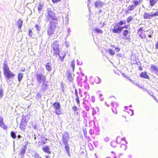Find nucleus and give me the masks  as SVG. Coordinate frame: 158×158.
Returning <instances> with one entry per match:
<instances>
[{"mask_svg":"<svg viewBox=\"0 0 158 158\" xmlns=\"http://www.w3.org/2000/svg\"><path fill=\"white\" fill-rule=\"evenodd\" d=\"M47 14L46 15V17L47 21L51 20L50 23L51 24L54 23H57V18L55 16V13L50 8L48 9Z\"/></svg>","mask_w":158,"mask_h":158,"instance_id":"obj_1","label":"nucleus"},{"mask_svg":"<svg viewBox=\"0 0 158 158\" xmlns=\"http://www.w3.org/2000/svg\"><path fill=\"white\" fill-rule=\"evenodd\" d=\"M3 72L4 76L7 79H9L10 78L14 77L15 74L12 73L10 71L8 67L6 61H4V66L3 68Z\"/></svg>","mask_w":158,"mask_h":158,"instance_id":"obj_2","label":"nucleus"},{"mask_svg":"<svg viewBox=\"0 0 158 158\" xmlns=\"http://www.w3.org/2000/svg\"><path fill=\"white\" fill-rule=\"evenodd\" d=\"M51 47L53 48L54 54L58 55L60 53V48L58 42L57 41H54L51 45Z\"/></svg>","mask_w":158,"mask_h":158,"instance_id":"obj_3","label":"nucleus"},{"mask_svg":"<svg viewBox=\"0 0 158 158\" xmlns=\"http://www.w3.org/2000/svg\"><path fill=\"white\" fill-rule=\"evenodd\" d=\"M36 81L39 84H41L45 81L46 79L42 73L35 74Z\"/></svg>","mask_w":158,"mask_h":158,"instance_id":"obj_4","label":"nucleus"},{"mask_svg":"<svg viewBox=\"0 0 158 158\" xmlns=\"http://www.w3.org/2000/svg\"><path fill=\"white\" fill-rule=\"evenodd\" d=\"M54 109L55 112L57 115H60L61 113V107L60 103L56 102L52 104Z\"/></svg>","mask_w":158,"mask_h":158,"instance_id":"obj_5","label":"nucleus"},{"mask_svg":"<svg viewBox=\"0 0 158 158\" xmlns=\"http://www.w3.org/2000/svg\"><path fill=\"white\" fill-rule=\"evenodd\" d=\"M56 24V23L51 24V23H50V24L48 26L47 31L48 34V35H51L53 33Z\"/></svg>","mask_w":158,"mask_h":158,"instance_id":"obj_6","label":"nucleus"},{"mask_svg":"<svg viewBox=\"0 0 158 158\" xmlns=\"http://www.w3.org/2000/svg\"><path fill=\"white\" fill-rule=\"evenodd\" d=\"M123 30L122 27H121L118 25V24H115V25L112 29V31L113 33H120Z\"/></svg>","mask_w":158,"mask_h":158,"instance_id":"obj_7","label":"nucleus"},{"mask_svg":"<svg viewBox=\"0 0 158 158\" xmlns=\"http://www.w3.org/2000/svg\"><path fill=\"white\" fill-rule=\"evenodd\" d=\"M69 139V136L68 132H65L62 135V140L63 143H68Z\"/></svg>","mask_w":158,"mask_h":158,"instance_id":"obj_8","label":"nucleus"},{"mask_svg":"<svg viewBox=\"0 0 158 158\" xmlns=\"http://www.w3.org/2000/svg\"><path fill=\"white\" fill-rule=\"evenodd\" d=\"M150 71L152 73L158 75V68L157 65L154 64H151L150 65Z\"/></svg>","mask_w":158,"mask_h":158,"instance_id":"obj_9","label":"nucleus"},{"mask_svg":"<svg viewBox=\"0 0 158 158\" xmlns=\"http://www.w3.org/2000/svg\"><path fill=\"white\" fill-rule=\"evenodd\" d=\"M27 122L23 118L21 120V122L19 126V128L23 131L25 130V127L27 125Z\"/></svg>","mask_w":158,"mask_h":158,"instance_id":"obj_10","label":"nucleus"},{"mask_svg":"<svg viewBox=\"0 0 158 158\" xmlns=\"http://www.w3.org/2000/svg\"><path fill=\"white\" fill-rule=\"evenodd\" d=\"M115 100V98L114 97H113L111 98H109L107 100V102H105V104L108 107L109 106V105L107 104V102H110L111 105L113 107L114 106V102Z\"/></svg>","mask_w":158,"mask_h":158,"instance_id":"obj_11","label":"nucleus"},{"mask_svg":"<svg viewBox=\"0 0 158 158\" xmlns=\"http://www.w3.org/2000/svg\"><path fill=\"white\" fill-rule=\"evenodd\" d=\"M48 85L47 83L44 82L43 83L41 86V91L42 92H45L48 89Z\"/></svg>","mask_w":158,"mask_h":158,"instance_id":"obj_12","label":"nucleus"},{"mask_svg":"<svg viewBox=\"0 0 158 158\" xmlns=\"http://www.w3.org/2000/svg\"><path fill=\"white\" fill-rule=\"evenodd\" d=\"M0 127L4 130H6L8 127L5 125L3 122V118L2 117H0Z\"/></svg>","mask_w":158,"mask_h":158,"instance_id":"obj_13","label":"nucleus"},{"mask_svg":"<svg viewBox=\"0 0 158 158\" xmlns=\"http://www.w3.org/2000/svg\"><path fill=\"white\" fill-rule=\"evenodd\" d=\"M27 145L26 144L24 145L23 147L20 148V152L19 153V155L21 156L22 158H23L24 155L27 149Z\"/></svg>","mask_w":158,"mask_h":158,"instance_id":"obj_14","label":"nucleus"},{"mask_svg":"<svg viewBox=\"0 0 158 158\" xmlns=\"http://www.w3.org/2000/svg\"><path fill=\"white\" fill-rule=\"evenodd\" d=\"M63 144L65 145L64 149L66 153L68 155L70 156V149L68 143H64Z\"/></svg>","mask_w":158,"mask_h":158,"instance_id":"obj_15","label":"nucleus"},{"mask_svg":"<svg viewBox=\"0 0 158 158\" xmlns=\"http://www.w3.org/2000/svg\"><path fill=\"white\" fill-rule=\"evenodd\" d=\"M140 77L144 78L149 79V77L147 75V73L146 72H142L140 75Z\"/></svg>","mask_w":158,"mask_h":158,"instance_id":"obj_16","label":"nucleus"},{"mask_svg":"<svg viewBox=\"0 0 158 158\" xmlns=\"http://www.w3.org/2000/svg\"><path fill=\"white\" fill-rule=\"evenodd\" d=\"M50 148L48 146H44L42 147V150L44 152L49 154L51 153V151L49 150Z\"/></svg>","mask_w":158,"mask_h":158,"instance_id":"obj_17","label":"nucleus"},{"mask_svg":"<svg viewBox=\"0 0 158 158\" xmlns=\"http://www.w3.org/2000/svg\"><path fill=\"white\" fill-rule=\"evenodd\" d=\"M152 18V14H150L148 13H145L143 15V18L144 19H150Z\"/></svg>","mask_w":158,"mask_h":158,"instance_id":"obj_18","label":"nucleus"},{"mask_svg":"<svg viewBox=\"0 0 158 158\" xmlns=\"http://www.w3.org/2000/svg\"><path fill=\"white\" fill-rule=\"evenodd\" d=\"M58 55H59L60 58V60L61 61H63L65 56V53L64 52H61L60 54L59 53Z\"/></svg>","mask_w":158,"mask_h":158,"instance_id":"obj_19","label":"nucleus"},{"mask_svg":"<svg viewBox=\"0 0 158 158\" xmlns=\"http://www.w3.org/2000/svg\"><path fill=\"white\" fill-rule=\"evenodd\" d=\"M23 21L21 19H19L18 20L16 23L17 26L18 27L19 29H20L23 24Z\"/></svg>","mask_w":158,"mask_h":158,"instance_id":"obj_20","label":"nucleus"},{"mask_svg":"<svg viewBox=\"0 0 158 158\" xmlns=\"http://www.w3.org/2000/svg\"><path fill=\"white\" fill-rule=\"evenodd\" d=\"M95 6L96 7H102L103 4L100 1H96L95 2Z\"/></svg>","mask_w":158,"mask_h":158,"instance_id":"obj_21","label":"nucleus"},{"mask_svg":"<svg viewBox=\"0 0 158 158\" xmlns=\"http://www.w3.org/2000/svg\"><path fill=\"white\" fill-rule=\"evenodd\" d=\"M122 33L123 36L125 37L127 39V36L129 34H130V31L128 30H123Z\"/></svg>","mask_w":158,"mask_h":158,"instance_id":"obj_22","label":"nucleus"},{"mask_svg":"<svg viewBox=\"0 0 158 158\" xmlns=\"http://www.w3.org/2000/svg\"><path fill=\"white\" fill-rule=\"evenodd\" d=\"M92 30L93 31H95L96 33H97L99 34H102L103 33V31L101 29L97 27H95L93 28Z\"/></svg>","mask_w":158,"mask_h":158,"instance_id":"obj_23","label":"nucleus"},{"mask_svg":"<svg viewBox=\"0 0 158 158\" xmlns=\"http://www.w3.org/2000/svg\"><path fill=\"white\" fill-rule=\"evenodd\" d=\"M43 7V5L41 4L39 5L38 7V10L39 13L42 14V15H43V11L42 10Z\"/></svg>","mask_w":158,"mask_h":158,"instance_id":"obj_24","label":"nucleus"},{"mask_svg":"<svg viewBox=\"0 0 158 158\" xmlns=\"http://www.w3.org/2000/svg\"><path fill=\"white\" fill-rule=\"evenodd\" d=\"M50 64V63H48L46 65V69L48 71H51L52 69V67Z\"/></svg>","mask_w":158,"mask_h":158,"instance_id":"obj_25","label":"nucleus"},{"mask_svg":"<svg viewBox=\"0 0 158 158\" xmlns=\"http://www.w3.org/2000/svg\"><path fill=\"white\" fill-rule=\"evenodd\" d=\"M158 0H150L149 2L150 6H153L155 5L156 3Z\"/></svg>","mask_w":158,"mask_h":158,"instance_id":"obj_26","label":"nucleus"},{"mask_svg":"<svg viewBox=\"0 0 158 158\" xmlns=\"http://www.w3.org/2000/svg\"><path fill=\"white\" fill-rule=\"evenodd\" d=\"M106 52H108L111 55H114L115 54V52L114 51L110 48L106 49Z\"/></svg>","mask_w":158,"mask_h":158,"instance_id":"obj_27","label":"nucleus"},{"mask_svg":"<svg viewBox=\"0 0 158 158\" xmlns=\"http://www.w3.org/2000/svg\"><path fill=\"white\" fill-rule=\"evenodd\" d=\"M84 101L88 102H90V96L89 94H86L85 98L84 99Z\"/></svg>","mask_w":158,"mask_h":158,"instance_id":"obj_28","label":"nucleus"},{"mask_svg":"<svg viewBox=\"0 0 158 158\" xmlns=\"http://www.w3.org/2000/svg\"><path fill=\"white\" fill-rule=\"evenodd\" d=\"M147 31H149V34L148 35V36L150 38H151L152 37V35L154 33L153 30L152 29L149 30H148Z\"/></svg>","mask_w":158,"mask_h":158,"instance_id":"obj_29","label":"nucleus"},{"mask_svg":"<svg viewBox=\"0 0 158 158\" xmlns=\"http://www.w3.org/2000/svg\"><path fill=\"white\" fill-rule=\"evenodd\" d=\"M23 77V73H19L18 76V80L19 82H20Z\"/></svg>","mask_w":158,"mask_h":158,"instance_id":"obj_30","label":"nucleus"},{"mask_svg":"<svg viewBox=\"0 0 158 158\" xmlns=\"http://www.w3.org/2000/svg\"><path fill=\"white\" fill-rule=\"evenodd\" d=\"M95 81L97 84H100L102 80L98 77H96L94 79Z\"/></svg>","mask_w":158,"mask_h":158,"instance_id":"obj_31","label":"nucleus"},{"mask_svg":"<svg viewBox=\"0 0 158 158\" xmlns=\"http://www.w3.org/2000/svg\"><path fill=\"white\" fill-rule=\"evenodd\" d=\"M126 21L125 20H123L120 21L119 23H116V24H118V25L120 26L123 25V24H126Z\"/></svg>","mask_w":158,"mask_h":158,"instance_id":"obj_32","label":"nucleus"},{"mask_svg":"<svg viewBox=\"0 0 158 158\" xmlns=\"http://www.w3.org/2000/svg\"><path fill=\"white\" fill-rule=\"evenodd\" d=\"M140 2V0H134L133 1V2L134 4V6H137L139 4V3Z\"/></svg>","mask_w":158,"mask_h":158,"instance_id":"obj_33","label":"nucleus"},{"mask_svg":"<svg viewBox=\"0 0 158 158\" xmlns=\"http://www.w3.org/2000/svg\"><path fill=\"white\" fill-rule=\"evenodd\" d=\"M35 29L37 31V32L38 33L39 31H40L41 29V27L39 25L37 24H36L35 26Z\"/></svg>","mask_w":158,"mask_h":158,"instance_id":"obj_34","label":"nucleus"},{"mask_svg":"<svg viewBox=\"0 0 158 158\" xmlns=\"http://www.w3.org/2000/svg\"><path fill=\"white\" fill-rule=\"evenodd\" d=\"M10 135L13 139H15L16 138V134L15 132L13 131L11 132Z\"/></svg>","mask_w":158,"mask_h":158,"instance_id":"obj_35","label":"nucleus"},{"mask_svg":"<svg viewBox=\"0 0 158 158\" xmlns=\"http://www.w3.org/2000/svg\"><path fill=\"white\" fill-rule=\"evenodd\" d=\"M120 148L124 150H125L127 148V146L124 144H122L120 146Z\"/></svg>","mask_w":158,"mask_h":158,"instance_id":"obj_36","label":"nucleus"},{"mask_svg":"<svg viewBox=\"0 0 158 158\" xmlns=\"http://www.w3.org/2000/svg\"><path fill=\"white\" fill-rule=\"evenodd\" d=\"M83 104L85 105L84 107L85 109L87 111H89V107L84 102H83Z\"/></svg>","mask_w":158,"mask_h":158,"instance_id":"obj_37","label":"nucleus"},{"mask_svg":"<svg viewBox=\"0 0 158 158\" xmlns=\"http://www.w3.org/2000/svg\"><path fill=\"white\" fill-rule=\"evenodd\" d=\"M128 9L129 10H132L134 9V6L133 5L129 6L128 7Z\"/></svg>","mask_w":158,"mask_h":158,"instance_id":"obj_38","label":"nucleus"},{"mask_svg":"<svg viewBox=\"0 0 158 158\" xmlns=\"http://www.w3.org/2000/svg\"><path fill=\"white\" fill-rule=\"evenodd\" d=\"M157 10V11H156V12H155L154 13H153V12L152 13V17L153 16H158V10Z\"/></svg>","mask_w":158,"mask_h":158,"instance_id":"obj_39","label":"nucleus"},{"mask_svg":"<svg viewBox=\"0 0 158 158\" xmlns=\"http://www.w3.org/2000/svg\"><path fill=\"white\" fill-rule=\"evenodd\" d=\"M139 36L142 39H145L146 37V35H145L144 33H143L141 35H139Z\"/></svg>","mask_w":158,"mask_h":158,"instance_id":"obj_40","label":"nucleus"},{"mask_svg":"<svg viewBox=\"0 0 158 158\" xmlns=\"http://www.w3.org/2000/svg\"><path fill=\"white\" fill-rule=\"evenodd\" d=\"M3 95V90L2 89H0V98L2 97Z\"/></svg>","mask_w":158,"mask_h":158,"instance_id":"obj_41","label":"nucleus"},{"mask_svg":"<svg viewBox=\"0 0 158 158\" xmlns=\"http://www.w3.org/2000/svg\"><path fill=\"white\" fill-rule=\"evenodd\" d=\"M133 19V18L132 16H129L127 19V21L128 23H129L131 22Z\"/></svg>","mask_w":158,"mask_h":158,"instance_id":"obj_42","label":"nucleus"},{"mask_svg":"<svg viewBox=\"0 0 158 158\" xmlns=\"http://www.w3.org/2000/svg\"><path fill=\"white\" fill-rule=\"evenodd\" d=\"M32 127L35 129H37V124L35 123H33L32 124Z\"/></svg>","mask_w":158,"mask_h":158,"instance_id":"obj_43","label":"nucleus"},{"mask_svg":"<svg viewBox=\"0 0 158 158\" xmlns=\"http://www.w3.org/2000/svg\"><path fill=\"white\" fill-rule=\"evenodd\" d=\"M68 78L70 81H72L73 80L71 74H69L68 75Z\"/></svg>","mask_w":158,"mask_h":158,"instance_id":"obj_44","label":"nucleus"},{"mask_svg":"<svg viewBox=\"0 0 158 158\" xmlns=\"http://www.w3.org/2000/svg\"><path fill=\"white\" fill-rule=\"evenodd\" d=\"M89 134L91 135H93L94 134V130L93 129H90L89 131Z\"/></svg>","mask_w":158,"mask_h":158,"instance_id":"obj_45","label":"nucleus"},{"mask_svg":"<svg viewBox=\"0 0 158 158\" xmlns=\"http://www.w3.org/2000/svg\"><path fill=\"white\" fill-rule=\"evenodd\" d=\"M29 35L30 37H32V31L30 29L28 30Z\"/></svg>","mask_w":158,"mask_h":158,"instance_id":"obj_46","label":"nucleus"},{"mask_svg":"<svg viewBox=\"0 0 158 158\" xmlns=\"http://www.w3.org/2000/svg\"><path fill=\"white\" fill-rule=\"evenodd\" d=\"M42 139L43 141V144H45L46 143L45 141L47 140V139L43 137L42 138Z\"/></svg>","mask_w":158,"mask_h":158,"instance_id":"obj_47","label":"nucleus"},{"mask_svg":"<svg viewBox=\"0 0 158 158\" xmlns=\"http://www.w3.org/2000/svg\"><path fill=\"white\" fill-rule=\"evenodd\" d=\"M74 60H73L72 61L71 63V66L72 67L73 69L74 68Z\"/></svg>","mask_w":158,"mask_h":158,"instance_id":"obj_48","label":"nucleus"},{"mask_svg":"<svg viewBox=\"0 0 158 158\" xmlns=\"http://www.w3.org/2000/svg\"><path fill=\"white\" fill-rule=\"evenodd\" d=\"M91 101L92 102L94 103L95 100V97L94 96H92L91 97Z\"/></svg>","mask_w":158,"mask_h":158,"instance_id":"obj_49","label":"nucleus"},{"mask_svg":"<svg viewBox=\"0 0 158 158\" xmlns=\"http://www.w3.org/2000/svg\"><path fill=\"white\" fill-rule=\"evenodd\" d=\"M76 100L77 104H79L80 103V100L79 97L78 96H77V97Z\"/></svg>","mask_w":158,"mask_h":158,"instance_id":"obj_50","label":"nucleus"},{"mask_svg":"<svg viewBox=\"0 0 158 158\" xmlns=\"http://www.w3.org/2000/svg\"><path fill=\"white\" fill-rule=\"evenodd\" d=\"M128 112L130 114L131 112V116H132L134 114V111L133 110L130 109L129 112Z\"/></svg>","mask_w":158,"mask_h":158,"instance_id":"obj_51","label":"nucleus"},{"mask_svg":"<svg viewBox=\"0 0 158 158\" xmlns=\"http://www.w3.org/2000/svg\"><path fill=\"white\" fill-rule=\"evenodd\" d=\"M72 109L74 110V111L75 112L77 111V106H74L73 107Z\"/></svg>","mask_w":158,"mask_h":158,"instance_id":"obj_52","label":"nucleus"},{"mask_svg":"<svg viewBox=\"0 0 158 158\" xmlns=\"http://www.w3.org/2000/svg\"><path fill=\"white\" fill-rule=\"evenodd\" d=\"M115 144V143L114 142H112L110 143V145L113 147L114 148V147H116V146L114 145Z\"/></svg>","mask_w":158,"mask_h":158,"instance_id":"obj_53","label":"nucleus"},{"mask_svg":"<svg viewBox=\"0 0 158 158\" xmlns=\"http://www.w3.org/2000/svg\"><path fill=\"white\" fill-rule=\"evenodd\" d=\"M109 140V138L108 137H106L104 139V140L106 142H108Z\"/></svg>","mask_w":158,"mask_h":158,"instance_id":"obj_54","label":"nucleus"},{"mask_svg":"<svg viewBox=\"0 0 158 158\" xmlns=\"http://www.w3.org/2000/svg\"><path fill=\"white\" fill-rule=\"evenodd\" d=\"M41 95L40 94V93L39 92H38L37 94L36 95V98H40L41 97Z\"/></svg>","mask_w":158,"mask_h":158,"instance_id":"obj_55","label":"nucleus"},{"mask_svg":"<svg viewBox=\"0 0 158 158\" xmlns=\"http://www.w3.org/2000/svg\"><path fill=\"white\" fill-rule=\"evenodd\" d=\"M71 31V30L70 28H69L67 30L68 33H67V36H69L70 34V32Z\"/></svg>","mask_w":158,"mask_h":158,"instance_id":"obj_56","label":"nucleus"},{"mask_svg":"<svg viewBox=\"0 0 158 158\" xmlns=\"http://www.w3.org/2000/svg\"><path fill=\"white\" fill-rule=\"evenodd\" d=\"M112 110L113 112L115 114H116L117 113V112L116 109H114V110L113 108H112Z\"/></svg>","mask_w":158,"mask_h":158,"instance_id":"obj_57","label":"nucleus"},{"mask_svg":"<svg viewBox=\"0 0 158 158\" xmlns=\"http://www.w3.org/2000/svg\"><path fill=\"white\" fill-rule=\"evenodd\" d=\"M83 133L85 136L86 138V136L87 135V131L86 130H83Z\"/></svg>","mask_w":158,"mask_h":158,"instance_id":"obj_58","label":"nucleus"},{"mask_svg":"<svg viewBox=\"0 0 158 158\" xmlns=\"http://www.w3.org/2000/svg\"><path fill=\"white\" fill-rule=\"evenodd\" d=\"M102 96V95L101 94H99V97H100V99L101 101H103V100L104 99V98H102L101 97V96Z\"/></svg>","mask_w":158,"mask_h":158,"instance_id":"obj_59","label":"nucleus"},{"mask_svg":"<svg viewBox=\"0 0 158 158\" xmlns=\"http://www.w3.org/2000/svg\"><path fill=\"white\" fill-rule=\"evenodd\" d=\"M143 31H140L138 30V33L139 34V35H141L142 34H143V33L142 32Z\"/></svg>","mask_w":158,"mask_h":158,"instance_id":"obj_60","label":"nucleus"},{"mask_svg":"<svg viewBox=\"0 0 158 158\" xmlns=\"http://www.w3.org/2000/svg\"><path fill=\"white\" fill-rule=\"evenodd\" d=\"M115 50L116 52H119L120 50V49L119 48L117 47V48H115Z\"/></svg>","mask_w":158,"mask_h":158,"instance_id":"obj_61","label":"nucleus"},{"mask_svg":"<svg viewBox=\"0 0 158 158\" xmlns=\"http://www.w3.org/2000/svg\"><path fill=\"white\" fill-rule=\"evenodd\" d=\"M65 44L66 47H68L69 46V42H66L65 43Z\"/></svg>","mask_w":158,"mask_h":158,"instance_id":"obj_62","label":"nucleus"},{"mask_svg":"<svg viewBox=\"0 0 158 158\" xmlns=\"http://www.w3.org/2000/svg\"><path fill=\"white\" fill-rule=\"evenodd\" d=\"M116 55L118 57H121L123 55L120 53L117 54Z\"/></svg>","mask_w":158,"mask_h":158,"instance_id":"obj_63","label":"nucleus"},{"mask_svg":"<svg viewBox=\"0 0 158 158\" xmlns=\"http://www.w3.org/2000/svg\"><path fill=\"white\" fill-rule=\"evenodd\" d=\"M155 47L158 49V42H157L155 44Z\"/></svg>","mask_w":158,"mask_h":158,"instance_id":"obj_64","label":"nucleus"}]
</instances>
